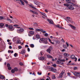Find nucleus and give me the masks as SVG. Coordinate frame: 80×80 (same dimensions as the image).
<instances>
[{"instance_id": "obj_33", "label": "nucleus", "mask_w": 80, "mask_h": 80, "mask_svg": "<svg viewBox=\"0 0 80 80\" xmlns=\"http://www.w3.org/2000/svg\"><path fill=\"white\" fill-rule=\"evenodd\" d=\"M23 2H24L26 4H28V2L26 0H23Z\"/></svg>"}, {"instance_id": "obj_42", "label": "nucleus", "mask_w": 80, "mask_h": 80, "mask_svg": "<svg viewBox=\"0 0 80 80\" xmlns=\"http://www.w3.org/2000/svg\"><path fill=\"white\" fill-rule=\"evenodd\" d=\"M14 56L15 57H16L17 56V53H15L14 54Z\"/></svg>"}, {"instance_id": "obj_38", "label": "nucleus", "mask_w": 80, "mask_h": 80, "mask_svg": "<svg viewBox=\"0 0 80 80\" xmlns=\"http://www.w3.org/2000/svg\"><path fill=\"white\" fill-rule=\"evenodd\" d=\"M36 5H37V6H39V5H40V4L39 3V2H37L36 4Z\"/></svg>"}, {"instance_id": "obj_1", "label": "nucleus", "mask_w": 80, "mask_h": 80, "mask_svg": "<svg viewBox=\"0 0 80 80\" xmlns=\"http://www.w3.org/2000/svg\"><path fill=\"white\" fill-rule=\"evenodd\" d=\"M65 1L67 2H68V3L64 4V6H66L67 7H68L69 6H74V5H75L74 4L71 2L72 0H65Z\"/></svg>"}, {"instance_id": "obj_36", "label": "nucleus", "mask_w": 80, "mask_h": 80, "mask_svg": "<svg viewBox=\"0 0 80 80\" xmlns=\"http://www.w3.org/2000/svg\"><path fill=\"white\" fill-rule=\"evenodd\" d=\"M3 19H4V17L0 16V20H3Z\"/></svg>"}, {"instance_id": "obj_20", "label": "nucleus", "mask_w": 80, "mask_h": 80, "mask_svg": "<svg viewBox=\"0 0 80 80\" xmlns=\"http://www.w3.org/2000/svg\"><path fill=\"white\" fill-rule=\"evenodd\" d=\"M18 39L17 38V37H15L13 38V42H16V40H18Z\"/></svg>"}, {"instance_id": "obj_9", "label": "nucleus", "mask_w": 80, "mask_h": 80, "mask_svg": "<svg viewBox=\"0 0 80 80\" xmlns=\"http://www.w3.org/2000/svg\"><path fill=\"white\" fill-rule=\"evenodd\" d=\"M69 26L71 28H72V29H73V30H75V29H76V27H75L71 25V24H69Z\"/></svg>"}, {"instance_id": "obj_31", "label": "nucleus", "mask_w": 80, "mask_h": 80, "mask_svg": "<svg viewBox=\"0 0 80 80\" xmlns=\"http://www.w3.org/2000/svg\"><path fill=\"white\" fill-rule=\"evenodd\" d=\"M36 38H37V39L40 38V36L38 34H37L36 35Z\"/></svg>"}, {"instance_id": "obj_34", "label": "nucleus", "mask_w": 80, "mask_h": 80, "mask_svg": "<svg viewBox=\"0 0 80 80\" xmlns=\"http://www.w3.org/2000/svg\"><path fill=\"white\" fill-rule=\"evenodd\" d=\"M14 71H15L16 72H17V71H18V68H14Z\"/></svg>"}, {"instance_id": "obj_23", "label": "nucleus", "mask_w": 80, "mask_h": 80, "mask_svg": "<svg viewBox=\"0 0 80 80\" xmlns=\"http://www.w3.org/2000/svg\"><path fill=\"white\" fill-rule=\"evenodd\" d=\"M40 13H41L42 15H43V16H44V17H47V15H46V14H45V13L41 12H40Z\"/></svg>"}, {"instance_id": "obj_11", "label": "nucleus", "mask_w": 80, "mask_h": 80, "mask_svg": "<svg viewBox=\"0 0 80 80\" xmlns=\"http://www.w3.org/2000/svg\"><path fill=\"white\" fill-rule=\"evenodd\" d=\"M55 27H57L59 28H61V29H62L63 28L59 24H58L57 25H55Z\"/></svg>"}, {"instance_id": "obj_64", "label": "nucleus", "mask_w": 80, "mask_h": 80, "mask_svg": "<svg viewBox=\"0 0 80 80\" xmlns=\"http://www.w3.org/2000/svg\"><path fill=\"white\" fill-rule=\"evenodd\" d=\"M65 49H64L62 50V52H65Z\"/></svg>"}, {"instance_id": "obj_50", "label": "nucleus", "mask_w": 80, "mask_h": 80, "mask_svg": "<svg viewBox=\"0 0 80 80\" xmlns=\"http://www.w3.org/2000/svg\"><path fill=\"white\" fill-rule=\"evenodd\" d=\"M61 41L62 42H63V43H65V41H64V40L63 39H61Z\"/></svg>"}, {"instance_id": "obj_55", "label": "nucleus", "mask_w": 80, "mask_h": 80, "mask_svg": "<svg viewBox=\"0 0 80 80\" xmlns=\"http://www.w3.org/2000/svg\"><path fill=\"white\" fill-rule=\"evenodd\" d=\"M77 67H74V70H77Z\"/></svg>"}, {"instance_id": "obj_18", "label": "nucleus", "mask_w": 80, "mask_h": 80, "mask_svg": "<svg viewBox=\"0 0 80 80\" xmlns=\"http://www.w3.org/2000/svg\"><path fill=\"white\" fill-rule=\"evenodd\" d=\"M38 59L39 60H44V57H41L40 58H38Z\"/></svg>"}, {"instance_id": "obj_14", "label": "nucleus", "mask_w": 80, "mask_h": 80, "mask_svg": "<svg viewBox=\"0 0 80 80\" xmlns=\"http://www.w3.org/2000/svg\"><path fill=\"white\" fill-rule=\"evenodd\" d=\"M0 78H1V79H2V80L3 79L5 80V76L0 75Z\"/></svg>"}, {"instance_id": "obj_51", "label": "nucleus", "mask_w": 80, "mask_h": 80, "mask_svg": "<svg viewBox=\"0 0 80 80\" xmlns=\"http://www.w3.org/2000/svg\"><path fill=\"white\" fill-rule=\"evenodd\" d=\"M67 45V47H68L69 46V45L68 44V43L67 42H66V43Z\"/></svg>"}, {"instance_id": "obj_45", "label": "nucleus", "mask_w": 80, "mask_h": 80, "mask_svg": "<svg viewBox=\"0 0 80 80\" xmlns=\"http://www.w3.org/2000/svg\"><path fill=\"white\" fill-rule=\"evenodd\" d=\"M48 33H46L44 34L45 37H48Z\"/></svg>"}, {"instance_id": "obj_10", "label": "nucleus", "mask_w": 80, "mask_h": 80, "mask_svg": "<svg viewBox=\"0 0 80 80\" xmlns=\"http://www.w3.org/2000/svg\"><path fill=\"white\" fill-rule=\"evenodd\" d=\"M29 6H30V7H31V8H34V9H35V10H36L37 11H38V9L36 8L35 7L32 5V4L29 5Z\"/></svg>"}, {"instance_id": "obj_19", "label": "nucleus", "mask_w": 80, "mask_h": 80, "mask_svg": "<svg viewBox=\"0 0 80 80\" xmlns=\"http://www.w3.org/2000/svg\"><path fill=\"white\" fill-rule=\"evenodd\" d=\"M21 53L23 55H24V54L26 53V51L24 50H22L21 51Z\"/></svg>"}, {"instance_id": "obj_21", "label": "nucleus", "mask_w": 80, "mask_h": 80, "mask_svg": "<svg viewBox=\"0 0 80 80\" xmlns=\"http://www.w3.org/2000/svg\"><path fill=\"white\" fill-rule=\"evenodd\" d=\"M47 57L48 58H52V56H51V55H50V54L47 55Z\"/></svg>"}, {"instance_id": "obj_16", "label": "nucleus", "mask_w": 80, "mask_h": 80, "mask_svg": "<svg viewBox=\"0 0 80 80\" xmlns=\"http://www.w3.org/2000/svg\"><path fill=\"white\" fill-rule=\"evenodd\" d=\"M47 20L50 24H53V22L52 20H50L49 19H48Z\"/></svg>"}, {"instance_id": "obj_57", "label": "nucleus", "mask_w": 80, "mask_h": 80, "mask_svg": "<svg viewBox=\"0 0 80 80\" xmlns=\"http://www.w3.org/2000/svg\"><path fill=\"white\" fill-rule=\"evenodd\" d=\"M18 48L19 49H21V48H22V46H19Z\"/></svg>"}, {"instance_id": "obj_7", "label": "nucleus", "mask_w": 80, "mask_h": 80, "mask_svg": "<svg viewBox=\"0 0 80 80\" xmlns=\"http://www.w3.org/2000/svg\"><path fill=\"white\" fill-rule=\"evenodd\" d=\"M8 28H9V30L10 31H13L14 30V29H12L13 28V26H12L10 25L8 26Z\"/></svg>"}, {"instance_id": "obj_48", "label": "nucleus", "mask_w": 80, "mask_h": 80, "mask_svg": "<svg viewBox=\"0 0 80 80\" xmlns=\"http://www.w3.org/2000/svg\"><path fill=\"white\" fill-rule=\"evenodd\" d=\"M52 66L54 67H57V65L56 64H53L52 65Z\"/></svg>"}, {"instance_id": "obj_63", "label": "nucleus", "mask_w": 80, "mask_h": 80, "mask_svg": "<svg viewBox=\"0 0 80 80\" xmlns=\"http://www.w3.org/2000/svg\"><path fill=\"white\" fill-rule=\"evenodd\" d=\"M8 53H11V50H8Z\"/></svg>"}, {"instance_id": "obj_58", "label": "nucleus", "mask_w": 80, "mask_h": 80, "mask_svg": "<svg viewBox=\"0 0 80 80\" xmlns=\"http://www.w3.org/2000/svg\"><path fill=\"white\" fill-rule=\"evenodd\" d=\"M25 47H27V48H28V45H26L25 46Z\"/></svg>"}, {"instance_id": "obj_26", "label": "nucleus", "mask_w": 80, "mask_h": 80, "mask_svg": "<svg viewBox=\"0 0 80 80\" xmlns=\"http://www.w3.org/2000/svg\"><path fill=\"white\" fill-rule=\"evenodd\" d=\"M16 43H18V44H19V43H21V41H20V40L19 39L18 40H17L16 42Z\"/></svg>"}, {"instance_id": "obj_25", "label": "nucleus", "mask_w": 80, "mask_h": 80, "mask_svg": "<svg viewBox=\"0 0 80 80\" xmlns=\"http://www.w3.org/2000/svg\"><path fill=\"white\" fill-rule=\"evenodd\" d=\"M3 26H4L3 23H0V28H2Z\"/></svg>"}, {"instance_id": "obj_56", "label": "nucleus", "mask_w": 80, "mask_h": 80, "mask_svg": "<svg viewBox=\"0 0 80 80\" xmlns=\"http://www.w3.org/2000/svg\"><path fill=\"white\" fill-rule=\"evenodd\" d=\"M74 59H75V62H77V58H74Z\"/></svg>"}, {"instance_id": "obj_24", "label": "nucleus", "mask_w": 80, "mask_h": 80, "mask_svg": "<svg viewBox=\"0 0 80 80\" xmlns=\"http://www.w3.org/2000/svg\"><path fill=\"white\" fill-rule=\"evenodd\" d=\"M48 40L49 42H50V43H52V44H53V45H54L55 44V43H54V42H52V41L51 40H50V38H48Z\"/></svg>"}, {"instance_id": "obj_35", "label": "nucleus", "mask_w": 80, "mask_h": 80, "mask_svg": "<svg viewBox=\"0 0 80 80\" xmlns=\"http://www.w3.org/2000/svg\"><path fill=\"white\" fill-rule=\"evenodd\" d=\"M55 75H53L52 76V78L53 79H55Z\"/></svg>"}, {"instance_id": "obj_43", "label": "nucleus", "mask_w": 80, "mask_h": 80, "mask_svg": "<svg viewBox=\"0 0 80 80\" xmlns=\"http://www.w3.org/2000/svg\"><path fill=\"white\" fill-rule=\"evenodd\" d=\"M37 73L38 75H42V72H38Z\"/></svg>"}, {"instance_id": "obj_5", "label": "nucleus", "mask_w": 80, "mask_h": 80, "mask_svg": "<svg viewBox=\"0 0 80 80\" xmlns=\"http://www.w3.org/2000/svg\"><path fill=\"white\" fill-rule=\"evenodd\" d=\"M24 31V29L23 28H20L19 29L17 30V32L18 33H21L22 32H23Z\"/></svg>"}, {"instance_id": "obj_22", "label": "nucleus", "mask_w": 80, "mask_h": 80, "mask_svg": "<svg viewBox=\"0 0 80 80\" xmlns=\"http://www.w3.org/2000/svg\"><path fill=\"white\" fill-rule=\"evenodd\" d=\"M71 58L72 59H75V56L74 55H72L71 56Z\"/></svg>"}, {"instance_id": "obj_30", "label": "nucleus", "mask_w": 80, "mask_h": 80, "mask_svg": "<svg viewBox=\"0 0 80 80\" xmlns=\"http://www.w3.org/2000/svg\"><path fill=\"white\" fill-rule=\"evenodd\" d=\"M30 47H31V48H33L34 47V45L33 44H31L30 45Z\"/></svg>"}, {"instance_id": "obj_32", "label": "nucleus", "mask_w": 80, "mask_h": 80, "mask_svg": "<svg viewBox=\"0 0 80 80\" xmlns=\"http://www.w3.org/2000/svg\"><path fill=\"white\" fill-rule=\"evenodd\" d=\"M20 2H21V4L22 5H24V2L22 1V0H20Z\"/></svg>"}, {"instance_id": "obj_13", "label": "nucleus", "mask_w": 80, "mask_h": 80, "mask_svg": "<svg viewBox=\"0 0 80 80\" xmlns=\"http://www.w3.org/2000/svg\"><path fill=\"white\" fill-rule=\"evenodd\" d=\"M67 19L68 21L69 22H72V19L70 18L69 17H67Z\"/></svg>"}, {"instance_id": "obj_62", "label": "nucleus", "mask_w": 80, "mask_h": 80, "mask_svg": "<svg viewBox=\"0 0 80 80\" xmlns=\"http://www.w3.org/2000/svg\"><path fill=\"white\" fill-rule=\"evenodd\" d=\"M9 48L10 49H12V46H10L9 47Z\"/></svg>"}, {"instance_id": "obj_4", "label": "nucleus", "mask_w": 80, "mask_h": 80, "mask_svg": "<svg viewBox=\"0 0 80 80\" xmlns=\"http://www.w3.org/2000/svg\"><path fill=\"white\" fill-rule=\"evenodd\" d=\"M65 73V71L64 70H62L61 73L60 74L59 76L58 77V78H62L63 75Z\"/></svg>"}, {"instance_id": "obj_54", "label": "nucleus", "mask_w": 80, "mask_h": 80, "mask_svg": "<svg viewBox=\"0 0 80 80\" xmlns=\"http://www.w3.org/2000/svg\"><path fill=\"white\" fill-rule=\"evenodd\" d=\"M29 30H33V28H29Z\"/></svg>"}, {"instance_id": "obj_39", "label": "nucleus", "mask_w": 80, "mask_h": 80, "mask_svg": "<svg viewBox=\"0 0 80 80\" xmlns=\"http://www.w3.org/2000/svg\"><path fill=\"white\" fill-rule=\"evenodd\" d=\"M8 69L9 70H12V67H10V66L8 67Z\"/></svg>"}, {"instance_id": "obj_44", "label": "nucleus", "mask_w": 80, "mask_h": 80, "mask_svg": "<svg viewBox=\"0 0 80 80\" xmlns=\"http://www.w3.org/2000/svg\"><path fill=\"white\" fill-rule=\"evenodd\" d=\"M7 20H8V21H10V22H12V20H11L9 18H7Z\"/></svg>"}, {"instance_id": "obj_37", "label": "nucleus", "mask_w": 80, "mask_h": 80, "mask_svg": "<svg viewBox=\"0 0 80 80\" xmlns=\"http://www.w3.org/2000/svg\"><path fill=\"white\" fill-rule=\"evenodd\" d=\"M36 38H37L36 37V36H34L33 37L32 39L33 40H35L36 39Z\"/></svg>"}, {"instance_id": "obj_8", "label": "nucleus", "mask_w": 80, "mask_h": 80, "mask_svg": "<svg viewBox=\"0 0 80 80\" xmlns=\"http://www.w3.org/2000/svg\"><path fill=\"white\" fill-rule=\"evenodd\" d=\"M51 71L53 72H57V69H56L53 68H51Z\"/></svg>"}, {"instance_id": "obj_27", "label": "nucleus", "mask_w": 80, "mask_h": 80, "mask_svg": "<svg viewBox=\"0 0 80 80\" xmlns=\"http://www.w3.org/2000/svg\"><path fill=\"white\" fill-rule=\"evenodd\" d=\"M64 55L65 57H68L69 56V54L67 53H65L64 54Z\"/></svg>"}, {"instance_id": "obj_3", "label": "nucleus", "mask_w": 80, "mask_h": 80, "mask_svg": "<svg viewBox=\"0 0 80 80\" xmlns=\"http://www.w3.org/2000/svg\"><path fill=\"white\" fill-rule=\"evenodd\" d=\"M72 73L75 75V76H80V72H72Z\"/></svg>"}, {"instance_id": "obj_29", "label": "nucleus", "mask_w": 80, "mask_h": 80, "mask_svg": "<svg viewBox=\"0 0 80 80\" xmlns=\"http://www.w3.org/2000/svg\"><path fill=\"white\" fill-rule=\"evenodd\" d=\"M29 33L31 35H33L34 34V32L33 31H30Z\"/></svg>"}, {"instance_id": "obj_17", "label": "nucleus", "mask_w": 80, "mask_h": 80, "mask_svg": "<svg viewBox=\"0 0 80 80\" xmlns=\"http://www.w3.org/2000/svg\"><path fill=\"white\" fill-rule=\"evenodd\" d=\"M56 44H60V41L58 40H55L54 41Z\"/></svg>"}, {"instance_id": "obj_46", "label": "nucleus", "mask_w": 80, "mask_h": 80, "mask_svg": "<svg viewBox=\"0 0 80 80\" xmlns=\"http://www.w3.org/2000/svg\"><path fill=\"white\" fill-rule=\"evenodd\" d=\"M63 46L64 48L65 49L67 48V46H66V45H64Z\"/></svg>"}, {"instance_id": "obj_47", "label": "nucleus", "mask_w": 80, "mask_h": 80, "mask_svg": "<svg viewBox=\"0 0 80 80\" xmlns=\"http://www.w3.org/2000/svg\"><path fill=\"white\" fill-rule=\"evenodd\" d=\"M7 66L8 67V68L9 67H10V64L8 63L7 64Z\"/></svg>"}, {"instance_id": "obj_53", "label": "nucleus", "mask_w": 80, "mask_h": 80, "mask_svg": "<svg viewBox=\"0 0 80 80\" xmlns=\"http://www.w3.org/2000/svg\"><path fill=\"white\" fill-rule=\"evenodd\" d=\"M67 74L69 75V76H70V75H71V74L70 72H68Z\"/></svg>"}, {"instance_id": "obj_12", "label": "nucleus", "mask_w": 80, "mask_h": 80, "mask_svg": "<svg viewBox=\"0 0 80 80\" xmlns=\"http://www.w3.org/2000/svg\"><path fill=\"white\" fill-rule=\"evenodd\" d=\"M51 48H49L47 50V52L49 53H50Z\"/></svg>"}, {"instance_id": "obj_28", "label": "nucleus", "mask_w": 80, "mask_h": 80, "mask_svg": "<svg viewBox=\"0 0 80 80\" xmlns=\"http://www.w3.org/2000/svg\"><path fill=\"white\" fill-rule=\"evenodd\" d=\"M42 31V29H36V32H38L39 31Z\"/></svg>"}, {"instance_id": "obj_49", "label": "nucleus", "mask_w": 80, "mask_h": 80, "mask_svg": "<svg viewBox=\"0 0 80 80\" xmlns=\"http://www.w3.org/2000/svg\"><path fill=\"white\" fill-rule=\"evenodd\" d=\"M42 31H41V32H43V33H46V31H43V29H42Z\"/></svg>"}, {"instance_id": "obj_40", "label": "nucleus", "mask_w": 80, "mask_h": 80, "mask_svg": "<svg viewBox=\"0 0 80 80\" xmlns=\"http://www.w3.org/2000/svg\"><path fill=\"white\" fill-rule=\"evenodd\" d=\"M34 26H38V24L37 23L35 22L34 23Z\"/></svg>"}, {"instance_id": "obj_60", "label": "nucleus", "mask_w": 80, "mask_h": 80, "mask_svg": "<svg viewBox=\"0 0 80 80\" xmlns=\"http://www.w3.org/2000/svg\"><path fill=\"white\" fill-rule=\"evenodd\" d=\"M27 50H28V52H30V48H28L27 49Z\"/></svg>"}, {"instance_id": "obj_61", "label": "nucleus", "mask_w": 80, "mask_h": 80, "mask_svg": "<svg viewBox=\"0 0 80 80\" xmlns=\"http://www.w3.org/2000/svg\"><path fill=\"white\" fill-rule=\"evenodd\" d=\"M65 59H62L61 60V62H65Z\"/></svg>"}, {"instance_id": "obj_6", "label": "nucleus", "mask_w": 80, "mask_h": 80, "mask_svg": "<svg viewBox=\"0 0 80 80\" xmlns=\"http://www.w3.org/2000/svg\"><path fill=\"white\" fill-rule=\"evenodd\" d=\"M57 63L59 65H63V63L62 62V60H58L57 62Z\"/></svg>"}, {"instance_id": "obj_52", "label": "nucleus", "mask_w": 80, "mask_h": 80, "mask_svg": "<svg viewBox=\"0 0 80 80\" xmlns=\"http://www.w3.org/2000/svg\"><path fill=\"white\" fill-rule=\"evenodd\" d=\"M19 64L20 65H23V64L22 62H20L19 63Z\"/></svg>"}, {"instance_id": "obj_15", "label": "nucleus", "mask_w": 80, "mask_h": 80, "mask_svg": "<svg viewBox=\"0 0 80 80\" xmlns=\"http://www.w3.org/2000/svg\"><path fill=\"white\" fill-rule=\"evenodd\" d=\"M73 7V6H69L68 8H69V9H70V10H74V8Z\"/></svg>"}, {"instance_id": "obj_2", "label": "nucleus", "mask_w": 80, "mask_h": 80, "mask_svg": "<svg viewBox=\"0 0 80 80\" xmlns=\"http://www.w3.org/2000/svg\"><path fill=\"white\" fill-rule=\"evenodd\" d=\"M48 40V39L47 38H41L39 40V42H40V41L42 42L43 43H44L45 44H47L48 43V42L47 41Z\"/></svg>"}, {"instance_id": "obj_59", "label": "nucleus", "mask_w": 80, "mask_h": 80, "mask_svg": "<svg viewBox=\"0 0 80 80\" xmlns=\"http://www.w3.org/2000/svg\"><path fill=\"white\" fill-rule=\"evenodd\" d=\"M13 26L14 27H18V25H14Z\"/></svg>"}, {"instance_id": "obj_41", "label": "nucleus", "mask_w": 80, "mask_h": 80, "mask_svg": "<svg viewBox=\"0 0 80 80\" xmlns=\"http://www.w3.org/2000/svg\"><path fill=\"white\" fill-rule=\"evenodd\" d=\"M11 72L13 73H15V70L14 69H12L11 70Z\"/></svg>"}]
</instances>
